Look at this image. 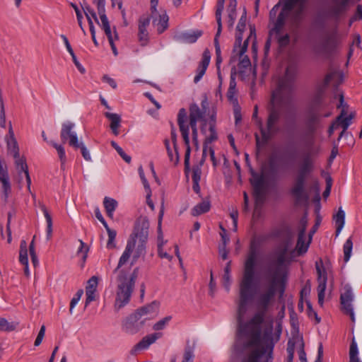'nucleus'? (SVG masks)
<instances>
[{
    "label": "nucleus",
    "mask_w": 362,
    "mask_h": 362,
    "mask_svg": "<svg viewBox=\"0 0 362 362\" xmlns=\"http://www.w3.org/2000/svg\"><path fill=\"white\" fill-rule=\"evenodd\" d=\"M287 249L277 254L269 269L267 285L258 293L255 305L258 311L250 317L252 290L256 282L255 267L258 257V244L255 238L251 240L250 251L244 264L243 279L240 284L237 320L240 337L247 340L249 348L241 362H272L274 349L273 325L264 333L261 325L265 312L279 288L282 293L285 284V267Z\"/></svg>",
    "instance_id": "1"
},
{
    "label": "nucleus",
    "mask_w": 362,
    "mask_h": 362,
    "mask_svg": "<svg viewBox=\"0 0 362 362\" xmlns=\"http://www.w3.org/2000/svg\"><path fill=\"white\" fill-rule=\"evenodd\" d=\"M307 1L279 0L271 9L269 37L264 47L266 54L269 51L272 41H276L281 47L287 46L290 43L291 35L284 29L286 21L289 31L293 35V42L298 41V30L304 18Z\"/></svg>",
    "instance_id": "2"
},
{
    "label": "nucleus",
    "mask_w": 362,
    "mask_h": 362,
    "mask_svg": "<svg viewBox=\"0 0 362 362\" xmlns=\"http://www.w3.org/2000/svg\"><path fill=\"white\" fill-rule=\"evenodd\" d=\"M295 71L293 67L286 69L285 76L281 78L276 88L272 95L270 103L268 107L269 115L267 121V127L264 128L262 122H260V131L262 139L256 135L257 146L266 143L273 135L280 131L278 125L281 115V107L288 103L293 86Z\"/></svg>",
    "instance_id": "3"
},
{
    "label": "nucleus",
    "mask_w": 362,
    "mask_h": 362,
    "mask_svg": "<svg viewBox=\"0 0 362 362\" xmlns=\"http://www.w3.org/2000/svg\"><path fill=\"white\" fill-rule=\"evenodd\" d=\"M149 222L146 217L140 218L136 224L134 230L127 241L126 247L119 258L116 270L125 264L132 255L133 264L146 253V244L148 237Z\"/></svg>",
    "instance_id": "4"
},
{
    "label": "nucleus",
    "mask_w": 362,
    "mask_h": 362,
    "mask_svg": "<svg viewBox=\"0 0 362 362\" xmlns=\"http://www.w3.org/2000/svg\"><path fill=\"white\" fill-rule=\"evenodd\" d=\"M246 27V11H245L242 16L240 17L239 22L236 28V35L234 47L233 49L232 56L230 57V63L231 64L238 63V68L240 69L248 68L251 65L250 60L247 54H245L248 42L250 40L252 41V48L255 51L256 45V34L255 29L250 28V35L242 44L243 33Z\"/></svg>",
    "instance_id": "5"
},
{
    "label": "nucleus",
    "mask_w": 362,
    "mask_h": 362,
    "mask_svg": "<svg viewBox=\"0 0 362 362\" xmlns=\"http://www.w3.org/2000/svg\"><path fill=\"white\" fill-rule=\"evenodd\" d=\"M278 167L274 158H269L267 163L261 168V173L251 170L250 183L253 187L254 196L257 203L262 202L264 198L265 180L277 173Z\"/></svg>",
    "instance_id": "6"
},
{
    "label": "nucleus",
    "mask_w": 362,
    "mask_h": 362,
    "mask_svg": "<svg viewBox=\"0 0 362 362\" xmlns=\"http://www.w3.org/2000/svg\"><path fill=\"white\" fill-rule=\"evenodd\" d=\"M8 153L14 158L16 170L18 173V182L21 184L23 177L26 180L28 189L30 192L31 180L28 173V167L25 158L19 154L18 143L14 137V133L10 124L8 134L5 138Z\"/></svg>",
    "instance_id": "7"
},
{
    "label": "nucleus",
    "mask_w": 362,
    "mask_h": 362,
    "mask_svg": "<svg viewBox=\"0 0 362 362\" xmlns=\"http://www.w3.org/2000/svg\"><path fill=\"white\" fill-rule=\"evenodd\" d=\"M313 169V162L309 155L305 156L298 171L295 182L291 189V194L296 198L297 202H300L307 199L305 192V183L307 176Z\"/></svg>",
    "instance_id": "8"
},
{
    "label": "nucleus",
    "mask_w": 362,
    "mask_h": 362,
    "mask_svg": "<svg viewBox=\"0 0 362 362\" xmlns=\"http://www.w3.org/2000/svg\"><path fill=\"white\" fill-rule=\"evenodd\" d=\"M134 287L133 277L120 276L116 291L115 309L119 310L129 303Z\"/></svg>",
    "instance_id": "9"
},
{
    "label": "nucleus",
    "mask_w": 362,
    "mask_h": 362,
    "mask_svg": "<svg viewBox=\"0 0 362 362\" xmlns=\"http://www.w3.org/2000/svg\"><path fill=\"white\" fill-rule=\"evenodd\" d=\"M202 108L197 104H192L189 107V124L192 131V141L197 148H199L197 122H204L205 114L208 110L209 103L206 97L202 100Z\"/></svg>",
    "instance_id": "10"
},
{
    "label": "nucleus",
    "mask_w": 362,
    "mask_h": 362,
    "mask_svg": "<svg viewBox=\"0 0 362 362\" xmlns=\"http://www.w3.org/2000/svg\"><path fill=\"white\" fill-rule=\"evenodd\" d=\"M158 0H151V17L153 25L156 27L159 33L164 32L168 26V16L163 10L159 11L157 9Z\"/></svg>",
    "instance_id": "11"
},
{
    "label": "nucleus",
    "mask_w": 362,
    "mask_h": 362,
    "mask_svg": "<svg viewBox=\"0 0 362 362\" xmlns=\"http://www.w3.org/2000/svg\"><path fill=\"white\" fill-rule=\"evenodd\" d=\"M354 296L352 288L349 284H345L341 292L340 300L343 311L350 316L353 322H355L356 317L353 307Z\"/></svg>",
    "instance_id": "12"
},
{
    "label": "nucleus",
    "mask_w": 362,
    "mask_h": 362,
    "mask_svg": "<svg viewBox=\"0 0 362 362\" xmlns=\"http://www.w3.org/2000/svg\"><path fill=\"white\" fill-rule=\"evenodd\" d=\"M75 124L70 121L64 122L62 125V129L60 136L64 142L68 141L71 146L78 148L79 146V141L77 134L74 130Z\"/></svg>",
    "instance_id": "13"
},
{
    "label": "nucleus",
    "mask_w": 362,
    "mask_h": 362,
    "mask_svg": "<svg viewBox=\"0 0 362 362\" xmlns=\"http://www.w3.org/2000/svg\"><path fill=\"white\" fill-rule=\"evenodd\" d=\"M160 303L155 300L138 309L135 313L145 324L146 320H153L158 315Z\"/></svg>",
    "instance_id": "14"
},
{
    "label": "nucleus",
    "mask_w": 362,
    "mask_h": 362,
    "mask_svg": "<svg viewBox=\"0 0 362 362\" xmlns=\"http://www.w3.org/2000/svg\"><path fill=\"white\" fill-rule=\"evenodd\" d=\"M144 325V322L134 313L122 322V329L125 333L135 334L139 332Z\"/></svg>",
    "instance_id": "15"
},
{
    "label": "nucleus",
    "mask_w": 362,
    "mask_h": 362,
    "mask_svg": "<svg viewBox=\"0 0 362 362\" xmlns=\"http://www.w3.org/2000/svg\"><path fill=\"white\" fill-rule=\"evenodd\" d=\"M160 337H161V334L158 332L146 335L132 347L131 354L134 355L139 351L148 349L150 346L154 344Z\"/></svg>",
    "instance_id": "16"
},
{
    "label": "nucleus",
    "mask_w": 362,
    "mask_h": 362,
    "mask_svg": "<svg viewBox=\"0 0 362 362\" xmlns=\"http://www.w3.org/2000/svg\"><path fill=\"white\" fill-rule=\"evenodd\" d=\"M98 285V278L95 276L88 279L86 287V301L85 307H87L91 302L98 298L97 288Z\"/></svg>",
    "instance_id": "17"
},
{
    "label": "nucleus",
    "mask_w": 362,
    "mask_h": 362,
    "mask_svg": "<svg viewBox=\"0 0 362 362\" xmlns=\"http://www.w3.org/2000/svg\"><path fill=\"white\" fill-rule=\"evenodd\" d=\"M187 111L184 108H181L179 110L177 115V123L179 125L180 131L181 132L183 140L188 141V135L189 134V127L190 124H187Z\"/></svg>",
    "instance_id": "18"
},
{
    "label": "nucleus",
    "mask_w": 362,
    "mask_h": 362,
    "mask_svg": "<svg viewBox=\"0 0 362 362\" xmlns=\"http://www.w3.org/2000/svg\"><path fill=\"white\" fill-rule=\"evenodd\" d=\"M151 18L148 16H143L139 21V39L142 45L146 44L148 39L147 28L150 24Z\"/></svg>",
    "instance_id": "19"
},
{
    "label": "nucleus",
    "mask_w": 362,
    "mask_h": 362,
    "mask_svg": "<svg viewBox=\"0 0 362 362\" xmlns=\"http://www.w3.org/2000/svg\"><path fill=\"white\" fill-rule=\"evenodd\" d=\"M202 124V132L205 136L204 145L209 146V144L217 139V134L215 129V126L213 122H210L209 124V129H206V121L201 122Z\"/></svg>",
    "instance_id": "20"
},
{
    "label": "nucleus",
    "mask_w": 362,
    "mask_h": 362,
    "mask_svg": "<svg viewBox=\"0 0 362 362\" xmlns=\"http://www.w3.org/2000/svg\"><path fill=\"white\" fill-rule=\"evenodd\" d=\"M211 56L208 51H205L202 56V59L197 69L196 75L194 78V82L195 83H198L203 76L204 75L206 69L210 62Z\"/></svg>",
    "instance_id": "21"
},
{
    "label": "nucleus",
    "mask_w": 362,
    "mask_h": 362,
    "mask_svg": "<svg viewBox=\"0 0 362 362\" xmlns=\"http://www.w3.org/2000/svg\"><path fill=\"white\" fill-rule=\"evenodd\" d=\"M305 226H303L298 234L296 250L299 255L305 253L308 251L311 242V236H309L308 240L305 242Z\"/></svg>",
    "instance_id": "22"
},
{
    "label": "nucleus",
    "mask_w": 362,
    "mask_h": 362,
    "mask_svg": "<svg viewBox=\"0 0 362 362\" xmlns=\"http://www.w3.org/2000/svg\"><path fill=\"white\" fill-rule=\"evenodd\" d=\"M202 34V33L200 30H191L179 34L175 36V38L181 42L193 43L197 40Z\"/></svg>",
    "instance_id": "23"
},
{
    "label": "nucleus",
    "mask_w": 362,
    "mask_h": 362,
    "mask_svg": "<svg viewBox=\"0 0 362 362\" xmlns=\"http://www.w3.org/2000/svg\"><path fill=\"white\" fill-rule=\"evenodd\" d=\"M100 21L101 24H100V25L102 27L106 36L107 37L109 43L112 44L118 40V35L115 28H114V31L112 32L107 16H103V21Z\"/></svg>",
    "instance_id": "24"
},
{
    "label": "nucleus",
    "mask_w": 362,
    "mask_h": 362,
    "mask_svg": "<svg viewBox=\"0 0 362 362\" xmlns=\"http://www.w3.org/2000/svg\"><path fill=\"white\" fill-rule=\"evenodd\" d=\"M349 0H332L330 13L334 17H338L346 10Z\"/></svg>",
    "instance_id": "25"
},
{
    "label": "nucleus",
    "mask_w": 362,
    "mask_h": 362,
    "mask_svg": "<svg viewBox=\"0 0 362 362\" xmlns=\"http://www.w3.org/2000/svg\"><path fill=\"white\" fill-rule=\"evenodd\" d=\"M105 116L110 121V127L112 133L117 136L119 133V128L120 127L121 117L117 113H112L109 112H105Z\"/></svg>",
    "instance_id": "26"
},
{
    "label": "nucleus",
    "mask_w": 362,
    "mask_h": 362,
    "mask_svg": "<svg viewBox=\"0 0 362 362\" xmlns=\"http://www.w3.org/2000/svg\"><path fill=\"white\" fill-rule=\"evenodd\" d=\"M336 226V236H338L345 225V211L340 207L336 214L333 216Z\"/></svg>",
    "instance_id": "27"
},
{
    "label": "nucleus",
    "mask_w": 362,
    "mask_h": 362,
    "mask_svg": "<svg viewBox=\"0 0 362 362\" xmlns=\"http://www.w3.org/2000/svg\"><path fill=\"white\" fill-rule=\"evenodd\" d=\"M164 214V205L162 203L161 208L159 212L158 223V237H157V246L158 250L163 248L164 245L166 243V240L163 238V234L161 230V224L163 216Z\"/></svg>",
    "instance_id": "28"
},
{
    "label": "nucleus",
    "mask_w": 362,
    "mask_h": 362,
    "mask_svg": "<svg viewBox=\"0 0 362 362\" xmlns=\"http://www.w3.org/2000/svg\"><path fill=\"white\" fill-rule=\"evenodd\" d=\"M103 204L107 216L112 218L118 205L117 202L113 198L105 197L103 200Z\"/></svg>",
    "instance_id": "29"
},
{
    "label": "nucleus",
    "mask_w": 362,
    "mask_h": 362,
    "mask_svg": "<svg viewBox=\"0 0 362 362\" xmlns=\"http://www.w3.org/2000/svg\"><path fill=\"white\" fill-rule=\"evenodd\" d=\"M164 144L170 162L177 164L179 161V155L176 146L173 144V148H171L168 139H165Z\"/></svg>",
    "instance_id": "30"
},
{
    "label": "nucleus",
    "mask_w": 362,
    "mask_h": 362,
    "mask_svg": "<svg viewBox=\"0 0 362 362\" xmlns=\"http://www.w3.org/2000/svg\"><path fill=\"white\" fill-rule=\"evenodd\" d=\"M40 209L44 214V216L45 218V220H46V222H47V229H46V233H47V240H49L52 237V216L51 215L49 214L47 209L46 208V206L43 204H42L40 206Z\"/></svg>",
    "instance_id": "31"
},
{
    "label": "nucleus",
    "mask_w": 362,
    "mask_h": 362,
    "mask_svg": "<svg viewBox=\"0 0 362 362\" xmlns=\"http://www.w3.org/2000/svg\"><path fill=\"white\" fill-rule=\"evenodd\" d=\"M209 156L211 161L214 167H216L218 165V162L215 158L214 150L211 146H204L202 162L206 160L207 156Z\"/></svg>",
    "instance_id": "32"
},
{
    "label": "nucleus",
    "mask_w": 362,
    "mask_h": 362,
    "mask_svg": "<svg viewBox=\"0 0 362 362\" xmlns=\"http://www.w3.org/2000/svg\"><path fill=\"white\" fill-rule=\"evenodd\" d=\"M210 202L209 201H203L197 204L192 210V214L194 216H199L202 214L206 213L210 209Z\"/></svg>",
    "instance_id": "33"
},
{
    "label": "nucleus",
    "mask_w": 362,
    "mask_h": 362,
    "mask_svg": "<svg viewBox=\"0 0 362 362\" xmlns=\"http://www.w3.org/2000/svg\"><path fill=\"white\" fill-rule=\"evenodd\" d=\"M49 144L56 149L61 162V168L64 169L66 161L65 149L62 145L58 144L54 141H49Z\"/></svg>",
    "instance_id": "34"
},
{
    "label": "nucleus",
    "mask_w": 362,
    "mask_h": 362,
    "mask_svg": "<svg viewBox=\"0 0 362 362\" xmlns=\"http://www.w3.org/2000/svg\"><path fill=\"white\" fill-rule=\"evenodd\" d=\"M351 115L345 116L344 111L343 110L341 115L338 116L336 122L338 126L340 125L344 129V132H346L351 124Z\"/></svg>",
    "instance_id": "35"
},
{
    "label": "nucleus",
    "mask_w": 362,
    "mask_h": 362,
    "mask_svg": "<svg viewBox=\"0 0 362 362\" xmlns=\"http://www.w3.org/2000/svg\"><path fill=\"white\" fill-rule=\"evenodd\" d=\"M327 279L317 280L318 303L321 306H322L324 303L325 293L327 288Z\"/></svg>",
    "instance_id": "36"
},
{
    "label": "nucleus",
    "mask_w": 362,
    "mask_h": 362,
    "mask_svg": "<svg viewBox=\"0 0 362 362\" xmlns=\"http://www.w3.org/2000/svg\"><path fill=\"white\" fill-rule=\"evenodd\" d=\"M19 261L22 264H26L28 262V245L24 240L21 241Z\"/></svg>",
    "instance_id": "37"
},
{
    "label": "nucleus",
    "mask_w": 362,
    "mask_h": 362,
    "mask_svg": "<svg viewBox=\"0 0 362 362\" xmlns=\"http://www.w3.org/2000/svg\"><path fill=\"white\" fill-rule=\"evenodd\" d=\"M353 249V242L351 238H349L343 245V251H344V259L345 262L349 261Z\"/></svg>",
    "instance_id": "38"
},
{
    "label": "nucleus",
    "mask_w": 362,
    "mask_h": 362,
    "mask_svg": "<svg viewBox=\"0 0 362 362\" xmlns=\"http://www.w3.org/2000/svg\"><path fill=\"white\" fill-rule=\"evenodd\" d=\"M78 242L80 243V245L77 250L76 254L78 257H79L82 259V266H83L87 258L89 248L88 246L83 240H78Z\"/></svg>",
    "instance_id": "39"
},
{
    "label": "nucleus",
    "mask_w": 362,
    "mask_h": 362,
    "mask_svg": "<svg viewBox=\"0 0 362 362\" xmlns=\"http://www.w3.org/2000/svg\"><path fill=\"white\" fill-rule=\"evenodd\" d=\"M82 8L88 23L90 21H95L98 24L100 25L96 13L90 6L85 4L82 6Z\"/></svg>",
    "instance_id": "40"
},
{
    "label": "nucleus",
    "mask_w": 362,
    "mask_h": 362,
    "mask_svg": "<svg viewBox=\"0 0 362 362\" xmlns=\"http://www.w3.org/2000/svg\"><path fill=\"white\" fill-rule=\"evenodd\" d=\"M349 362H362L358 358L357 343L353 340L349 349Z\"/></svg>",
    "instance_id": "41"
},
{
    "label": "nucleus",
    "mask_w": 362,
    "mask_h": 362,
    "mask_svg": "<svg viewBox=\"0 0 362 362\" xmlns=\"http://www.w3.org/2000/svg\"><path fill=\"white\" fill-rule=\"evenodd\" d=\"M315 267L317 274V280L327 279V275L322 259L315 262Z\"/></svg>",
    "instance_id": "42"
},
{
    "label": "nucleus",
    "mask_w": 362,
    "mask_h": 362,
    "mask_svg": "<svg viewBox=\"0 0 362 362\" xmlns=\"http://www.w3.org/2000/svg\"><path fill=\"white\" fill-rule=\"evenodd\" d=\"M194 358V351L192 350V349L189 347L185 350L182 360L181 362H193ZM170 362H177L176 358L175 357L171 358Z\"/></svg>",
    "instance_id": "43"
},
{
    "label": "nucleus",
    "mask_w": 362,
    "mask_h": 362,
    "mask_svg": "<svg viewBox=\"0 0 362 362\" xmlns=\"http://www.w3.org/2000/svg\"><path fill=\"white\" fill-rule=\"evenodd\" d=\"M224 8V5L220 3H217L216 6V18L218 23V30H217V35H220L222 29V23H221V13Z\"/></svg>",
    "instance_id": "44"
},
{
    "label": "nucleus",
    "mask_w": 362,
    "mask_h": 362,
    "mask_svg": "<svg viewBox=\"0 0 362 362\" xmlns=\"http://www.w3.org/2000/svg\"><path fill=\"white\" fill-rule=\"evenodd\" d=\"M172 317L169 315L158 320L153 325V329L155 331H160L164 329L167 327Z\"/></svg>",
    "instance_id": "45"
},
{
    "label": "nucleus",
    "mask_w": 362,
    "mask_h": 362,
    "mask_svg": "<svg viewBox=\"0 0 362 362\" xmlns=\"http://www.w3.org/2000/svg\"><path fill=\"white\" fill-rule=\"evenodd\" d=\"M230 264L228 262L226 267L224 269V274L223 276V284L227 291H229L230 285Z\"/></svg>",
    "instance_id": "46"
},
{
    "label": "nucleus",
    "mask_w": 362,
    "mask_h": 362,
    "mask_svg": "<svg viewBox=\"0 0 362 362\" xmlns=\"http://www.w3.org/2000/svg\"><path fill=\"white\" fill-rule=\"evenodd\" d=\"M336 39H337V33L336 32L325 35L323 38V46L325 48L332 46L335 43Z\"/></svg>",
    "instance_id": "47"
},
{
    "label": "nucleus",
    "mask_w": 362,
    "mask_h": 362,
    "mask_svg": "<svg viewBox=\"0 0 362 362\" xmlns=\"http://www.w3.org/2000/svg\"><path fill=\"white\" fill-rule=\"evenodd\" d=\"M111 145L117 151V152L125 162H127V163H129L131 162V156H128L115 141H112Z\"/></svg>",
    "instance_id": "48"
},
{
    "label": "nucleus",
    "mask_w": 362,
    "mask_h": 362,
    "mask_svg": "<svg viewBox=\"0 0 362 362\" xmlns=\"http://www.w3.org/2000/svg\"><path fill=\"white\" fill-rule=\"evenodd\" d=\"M107 235H108V240L107 243V247L109 249L115 248L116 246L115 244V238L117 235V232L112 229H108Z\"/></svg>",
    "instance_id": "49"
},
{
    "label": "nucleus",
    "mask_w": 362,
    "mask_h": 362,
    "mask_svg": "<svg viewBox=\"0 0 362 362\" xmlns=\"http://www.w3.org/2000/svg\"><path fill=\"white\" fill-rule=\"evenodd\" d=\"M16 328V326L13 324L9 322L6 319L0 317V330L1 331H13Z\"/></svg>",
    "instance_id": "50"
},
{
    "label": "nucleus",
    "mask_w": 362,
    "mask_h": 362,
    "mask_svg": "<svg viewBox=\"0 0 362 362\" xmlns=\"http://www.w3.org/2000/svg\"><path fill=\"white\" fill-rule=\"evenodd\" d=\"M71 6L73 7V8L74 9V11L76 12V18H77V21H78L79 27L81 28V29L82 32L83 33V34L86 35V30H85V29L83 28V22H82V20H83L82 12L80 11L78 7L75 4L71 3Z\"/></svg>",
    "instance_id": "51"
},
{
    "label": "nucleus",
    "mask_w": 362,
    "mask_h": 362,
    "mask_svg": "<svg viewBox=\"0 0 362 362\" xmlns=\"http://www.w3.org/2000/svg\"><path fill=\"white\" fill-rule=\"evenodd\" d=\"M230 8L228 10V26L232 28L234 25L235 18H236V11H235V4H233L232 2L230 5Z\"/></svg>",
    "instance_id": "52"
},
{
    "label": "nucleus",
    "mask_w": 362,
    "mask_h": 362,
    "mask_svg": "<svg viewBox=\"0 0 362 362\" xmlns=\"http://www.w3.org/2000/svg\"><path fill=\"white\" fill-rule=\"evenodd\" d=\"M83 294V291L82 289H79L76 292L75 296L73 297V298L71 299V303H70V309H69V312L71 314L73 313L74 308L76 307V305L78 304V303L81 300Z\"/></svg>",
    "instance_id": "53"
},
{
    "label": "nucleus",
    "mask_w": 362,
    "mask_h": 362,
    "mask_svg": "<svg viewBox=\"0 0 362 362\" xmlns=\"http://www.w3.org/2000/svg\"><path fill=\"white\" fill-rule=\"evenodd\" d=\"M94 3L97 5L98 11L100 16V21H103V16L105 14V0H93Z\"/></svg>",
    "instance_id": "54"
},
{
    "label": "nucleus",
    "mask_w": 362,
    "mask_h": 362,
    "mask_svg": "<svg viewBox=\"0 0 362 362\" xmlns=\"http://www.w3.org/2000/svg\"><path fill=\"white\" fill-rule=\"evenodd\" d=\"M171 250V248H169L168 250H164V248L159 249L158 250V256L162 259H166L168 261L170 262L173 259V256L170 253Z\"/></svg>",
    "instance_id": "55"
},
{
    "label": "nucleus",
    "mask_w": 362,
    "mask_h": 362,
    "mask_svg": "<svg viewBox=\"0 0 362 362\" xmlns=\"http://www.w3.org/2000/svg\"><path fill=\"white\" fill-rule=\"evenodd\" d=\"M185 145L186 146V152L185 156V165L186 168H189V156H190V141H189V134L188 135V141L186 143V141L184 140Z\"/></svg>",
    "instance_id": "56"
},
{
    "label": "nucleus",
    "mask_w": 362,
    "mask_h": 362,
    "mask_svg": "<svg viewBox=\"0 0 362 362\" xmlns=\"http://www.w3.org/2000/svg\"><path fill=\"white\" fill-rule=\"evenodd\" d=\"M227 98L228 100L234 105H238V98L236 97V89H231L228 88L227 92Z\"/></svg>",
    "instance_id": "57"
},
{
    "label": "nucleus",
    "mask_w": 362,
    "mask_h": 362,
    "mask_svg": "<svg viewBox=\"0 0 362 362\" xmlns=\"http://www.w3.org/2000/svg\"><path fill=\"white\" fill-rule=\"evenodd\" d=\"M78 148H81V151L83 158L87 161H91V156L90 152L82 141L79 143V146Z\"/></svg>",
    "instance_id": "58"
},
{
    "label": "nucleus",
    "mask_w": 362,
    "mask_h": 362,
    "mask_svg": "<svg viewBox=\"0 0 362 362\" xmlns=\"http://www.w3.org/2000/svg\"><path fill=\"white\" fill-rule=\"evenodd\" d=\"M45 326L42 325L40 327V329L38 332V334L37 336V338L35 339V346H39L42 343L43 338L45 337Z\"/></svg>",
    "instance_id": "59"
},
{
    "label": "nucleus",
    "mask_w": 362,
    "mask_h": 362,
    "mask_svg": "<svg viewBox=\"0 0 362 362\" xmlns=\"http://www.w3.org/2000/svg\"><path fill=\"white\" fill-rule=\"evenodd\" d=\"M138 171H139V174L140 178L141 180V182L144 185L145 190L150 189L151 187H150V185L145 177L143 168L141 166H140L138 169Z\"/></svg>",
    "instance_id": "60"
},
{
    "label": "nucleus",
    "mask_w": 362,
    "mask_h": 362,
    "mask_svg": "<svg viewBox=\"0 0 362 362\" xmlns=\"http://www.w3.org/2000/svg\"><path fill=\"white\" fill-rule=\"evenodd\" d=\"M202 170L200 166H196L193 168L192 171V180L193 182H199L201 180Z\"/></svg>",
    "instance_id": "61"
},
{
    "label": "nucleus",
    "mask_w": 362,
    "mask_h": 362,
    "mask_svg": "<svg viewBox=\"0 0 362 362\" xmlns=\"http://www.w3.org/2000/svg\"><path fill=\"white\" fill-rule=\"evenodd\" d=\"M233 220V230L236 231L238 228V211L236 209L233 210L230 214Z\"/></svg>",
    "instance_id": "62"
},
{
    "label": "nucleus",
    "mask_w": 362,
    "mask_h": 362,
    "mask_svg": "<svg viewBox=\"0 0 362 362\" xmlns=\"http://www.w3.org/2000/svg\"><path fill=\"white\" fill-rule=\"evenodd\" d=\"M71 57H72V60L74 63V64L76 65V66L77 67V69H78V71L81 73V74H84L85 71H86V69L85 68L81 65V64L78 62V60L76 58V56L75 55V54H71Z\"/></svg>",
    "instance_id": "63"
},
{
    "label": "nucleus",
    "mask_w": 362,
    "mask_h": 362,
    "mask_svg": "<svg viewBox=\"0 0 362 362\" xmlns=\"http://www.w3.org/2000/svg\"><path fill=\"white\" fill-rule=\"evenodd\" d=\"M356 20H362V6L361 5H358L356 12L351 18L350 23Z\"/></svg>",
    "instance_id": "64"
}]
</instances>
